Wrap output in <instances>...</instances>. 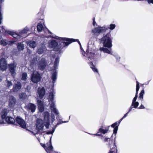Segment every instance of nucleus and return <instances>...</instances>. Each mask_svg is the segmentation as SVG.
<instances>
[{"instance_id":"1","label":"nucleus","mask_w":153,"mask_h":153,"mask_svg":"<svg viewBox=\"0 0 153 153\" xmlns=\"http://www.w3.org/2000/svg\"><path fill=\"white\" fill-rule=\"evenodd\" d=\"M111 32V31L109 30L106 34H103L102 37L100 39V43L102 44L103 46L108 48L112 46V39Z\"/></svg>"},{"instance_id":"2","label":"nucleus","mask_w":153,"mask_h":153,"mask_svg":"<svg viewBox=\"0 0 153 153\" xmlns=\"http://www.w3.org/2000/svg\"><path fill=\"white\" fill-rule=\"evenodd\" d=\"M110 27H107L105 26L103 27L99 26L97 27H96L94 29L92 30V32L94 33H97L99 34L101 33H104L108 30H113L116 27V25L114 24H111L110 25Z\"/></svg>"},{"instance_id":"3","label":"nucleus","mask_w":153,"mask_h":153,"mask_svg":"<svg viewBox=\"0 0 153 153\" xmlns=\"http://www.w3.org/2000/svg\"><path fill=\"white\" fill-rule=\"evenodd\" d=\"M55 38L59 39L61 41H66V42H63L62 43L63 44L64 47L67 46L69 44H70L73 42H77L79 45L80 47V49H82V48L81 44L78 39H74L73 38H68L61 37H58V38Z\"/></svg>"},{"instance_id":"4","label":"nucleus","mask_w":153,"mask_h":153,"mask_svg":"<svg viewBox=\"0 0 153 153\" xmlns=\"http://www.w3.org/2000/svg\"><path fill=\"white\" fill-rule=\"evenodd\" d=\"M110 126H108L107 127H104L103 126H101V127L98 129V131L96 134H93L92 135L94 136H99L101 137V139H102L103 137L102 134H105L107 133L109 131V128Z\"/></svg>"},{"instance_id":"5","label":"nucleus","mask_w":153,"mask_h":153,"mask_svg":"<svg viewBox=\"0 0 153 153\" xmlns=\"http://www.w3.org/2000/svg\"><path fill=\"white\" fill-rule=\"evenodd\" d=\"M63 42H61L58 45V43L56 40H52L51 42L50 45L51 48H53L55 51H58L64 47L63 46V44L62 43Z\"/></svg>"},{"instance_id":"6","label":"nucleus","mask_w":153,"mask_h":153,"mask_svg":"<svg viewBox=\"0 0 153 153\" xmlns=\"http://www.w3.org/2000/svg\"><path fill=\"white\" fill-rule=\"evenodd\" d=\"M31 80L34 83L37 84L40 81L42 77L39 73L38 71L33 72L31 74Z\"/></svg>"},{"instance_id":"7","label":"nucleus","mask_w":153,"mask_h":153,"mask_svg":"<svg viewBox=\"0 0 153 153\" xmlns=\"http://www.w3.org/2000/svg\"><path fill=\"white\" fill-rule=\"evenodd\" d=\"M42 146L43 147L48 153H52L53 152V147L51 144V137L48 142L46 143V145L45 144L40 143Z\"/></svg>"},{"instance_id":"8","label":"nucleus","mask_w":153,"mask_h":153,"mask_svg":"<svg viewBox=\"0 0 153 153\" xmlns=\"http://www.w3.org/2000/svg\"><path fill=\"white\" fill-rule=\"evenodd\" d=\"M7 61L4 58H2L0 59V70L3 71L7 68Z\"/></svg>"},{"instance_id":"9","label":"nucleus","mask_w":153,"mask_h":153,"mask_svg":"<svg viewBox=\"0 0 153 153\" xmlns=\"http://www.w3.org/2000/svg\"><path fill=\"white\" fill-rule=\"evenodd\" d=\"M16 120L17 123L20 127L24 129L26 128V122L23 119L19 117H17L16 118Z\"/></svg>"},{"instance_id":"10","label":"nucleus","mask_w":153,"mask_h":153,"mask_svg":"<svg viewBox=\"0 0 153 153\" xmlns=\"http://www.w3.org/2000/svg\"><path fill=\"white\" fill-rule=\"evenodd\" d=\"M20 35L21 34L19 33L18 34L16 33L15 32L10 31V35L16 39L15 41H10V45H12L13 44H16V43H15L18 40V39H20L21 38V36Z\"/></svg>"},{"instance_id":"11","label":"nucleus","mask_w":153,"mask_h":153,"mask_svg":"<svg viewBox=\"0 0 153 153\" xmlns=\"http://www.w3.org/2000/svg\"><path fill=\"white\" fill-rule=\"evenodd\" d=\"M123 119V118L122 117L118 121L115 122L111 125V127L114 128L113 134L116 135L118 129V126H119L121 122Z\"/></svg>"},{"instance_id":"12","label":"nucleus","mask_w":153,"mask_h":153,"mask_svg":"<svg viewBox=\"0 0 153 153\" xmlns=\"http://www.w3.org/2000/svg\"><path fill=\"white\" fill-rule=\"evenodd\" d=\"M47 62L45 59L44 58H42L39 61V68L41 71H43L46 67Z\"/></svg>"},{"instance_id":"13","label":"nucleus","mask_w":153,"mask_h":153,"mask_svg":"<svg viewBox=\"0 0 153 153\" xmlns=\"http://www.w3.org/2000/svg\"><path fill=\"white\" fill-rule=\"evenodd\" d=\"M16 63L15 62H14L13 63L10 64V73L11 75L13 78L16 75L15 70L16 67Z\"/></svg>"},{"instance_id":"14","label":"nucleus","mask_w":153,"mask_h":153,"mask_svg":"<svg viewBox=\"0 0 153 153\" xmlns=\"http://www.w3.org/2000/svg\"><path fill=\"white\" fill-rule=\"evenodd\" d=\"M37 93L39 98L41 99H42L45 94V90L44 87L39 88L38 89Z\"/></svg>"},{"instance_id":"15","label":"nucleus","mask_w":153,"mask_h":153,"mask_svg":"<svg viewBox=\"0 0 153 153\" xmlns=\"http://www.w3.org/2000/svg\"><path fill=\"white\" fill-rule=\"evenodd\" d=\"M26 107L27 109L30 111L32 113L34 112L36 108V106L34 104L32 103H29Z\"/></svg>"},{"instance_id":"16","label":"nucleus","mask_w":153,"mask_h":153,"mask_svg":"<svg viewBox=\"0 0 153 153\" xmlns=\"http://www.w3.org/2000/svg\"><path fill=\"white\" fill-rule=\"evenodd\" d=\"M37 103L39 111L41 112L43 111L44 110V106L43 102L40 100H38Z\"/></svg>"},{"instance_id":"17","label":"nucleus","mask_w":153,"mask_h":153,"mask_svg":"<svg viewBox=\"0 0 153 153\" xmlns=\"http://www.w3.org/2000/svg\"><path fill=\"white\" fill-rule=\"evenodd\" d=\"M7 114V109H4L2 110L1 112V116L2 120H0V124H2L6 123L3 121V120L5 118Z\"/></svg>"},{"instance_id":"18","label":"nucleus","mask_w":153,"mask_h":153,"mask_svg":"<svg viewBox=\"0 0 153 153\" xmlns=\"http://www.w3.org/2000/svg\"><path fill=\"white\" fill-rule=\"evenodd\" d=\"M22 84L19 82H18L17 84H16L13 86V91L15 92H17L22 88Z\"/></svg>"},{"instance_id":"19","label":"nucleus","mask_w":153,"mask_h":153,"mask_svg":"<svg viewBox=\"0 0 153 153\" xmlns=\"http://www.w3.org/2000/svg\"><path fill=\"white\" fill-rule=\"evenodd\" d=\"M111 142L113 143V147L111 149V150L108 153H117V147L115 144V141L111 140Z\"/></svg>"},{"instance_id":"20","label":"nucleus","mask_w":153,"mask_h":153,"mask_svg":"<svg viewBox=\"0 0 153 153\" xmlns=\"http://www.w3.org/2000/svg\"><path fill=\"white\" fill-rule=\"evenodd\" d=\"M136 94L135 97L132 100V102H136V100L138 97V91L139 90L140 86H139V84L138 81H137L136 82Z\"/></svg>"},{"instance_id":"21","label":"nucleus","mask_w":153,"mask_h":153,"mask_svg":"<svg viewBox=\"0 0 153 153\" xmlns=\"http://www.w3.org/2000/svg\"><path fill=\"white\" fill-rule=\"evenodd\" d=\"M88 63L90 65V68L94 72H96L99 74V72L97 69L96 68L95 65H94L92 62H89Z\"/></svg>"},{"instance_id":"22","label":"nucleus","mask_w":153,"mask_h":153,"mask_svg":"<svg viewBox=\"0 0 153 153\" xmlns=\"http://www.w3.org/2000/svg\"><path fill=\"white\" fill-rule=\"evenodd\" d=\"M16 102V99L12 96H10V107L14 106Z\"/></svg>"},{"instance_id":"23","label":"nucleus","mask_w":153,"mask_h":153,"mask_svg":"<svg viewBox=\"0 0 153 153\" xmlns=\"http://www.w3.org/2000/svg\"><path fill=\"white\" fill-rule=\"evenodd\" d=\"M139 102H132L131 105L129 109V111H130L133 108H136L139 105Z\"/></svg>"},{"instance_id":"24","label":"nucleus","mask_w":153,"mask_h":153,"mask_svg":"<svg viewBox=\"0 0 153 153\" xmlns=\"http://www.w3.org/2000/svg\"><path fill=\"white\" fill-rule=\"evenodd\" d=\"M44 121H50V115L49 112L48 111H45L44 113Z\"/></svg>"},{"instance_id":"25","label":"nucleus","mask_w":153,"mask_h":153,"mask_svg":"<svg viewBox=\"0 0 153 153\" xmlns=\"http://www.w3.org/2000/svg\"><path fill=\"white\" fill-rule=\"evenodd\" d=\"M10 41L5 39H2L0 41V45L5 46L9 43Z\"/></svg>"},{"instance_id":"26","label":"nucleus","mask_w":153,"mask_h":153,"mask_svg":"<svg viewBox=\"0 0 153 153\" xmlns=\"http://www.w3.org/2000/svg\"><path fill=\"white\" fill-rule=\"evenodd\" d=\"M59 62V58L57 56L55 59L54 62L53 67L54 68H57Z\"/></svg>"},{"instance_id":"27","label":"nucleus","mask_w":153,"mask_h":153,"mask_svg":"<svg viewBox=\"0 0 153 153\" xmlns=\"http://www.w3.org/2000/svg\"><path fill=\"white\" fill-rule=\"evenodd\" d=\"M44 126L42 123H39L38 124L36 125V127L37 130L39 131H42L43 129Z\"/></svg>"},{"instance_id":"28","label":"nucleus","mask_w":153,"mask_h":153,"mask_svg":"<svg viewBox=\"0 0 153 153\" xmlns=\"http://www.w3.org/2000/svg\"><path fill=\"white\" fill-rule=\"evenodd\" d=\"M19 97L20 99L24 100L27 98V96L26 93L22 92L19 94Z\"/></svg>"},{"instance_id":"29","label":"nucleus","mask_w":153,"mask_h":153,"mask_svg":"<svg viewBox=\"0 0 153 153\" xmlns=\"http://www.w3.org/2000/svg\"><path fill=\"white\" fill-rule=\"evenodd\" d=\"M16 45L19 51L23 50L24 48V45L21 43H17Z\"/></svg>"},{"instance_id":"30","label":"nucleus","mask_w":153,"mask_h":153,"mask_svg":"<svg viewBox=\"0 0 153 153\" xmlns=\"http://www.w3.org/2000/svg\"><path fill=\"white\" fill-rule=\"evenodd\" d=\"M57 72L56 71H55L53 73L51 77V78L53 81V83L54 82L56 81L57 79Z\"/></svg>"},{"instance_id":"31","label":"nucleus","mask_w":153,"mask_h":153,"mask_svg":"<svg viewBox=\"0 0 153 153\" xmlns=\"http://www.w3.org/2000/svg\"><path fill=\"white\" fill-rule=\"evenodd\" d=\"M37 28L38 32H41L43 30V27L42 24L39 23L37 25Z\"/></svg>"},{"instance_id":"32","label":"nucleus","mask_w":153,"mask_h":153,"mask_svg":"<svg viewBox=\"0 0 153 153\" xmlns=\"http://www.w3.org/2000/svg\"><path fill=\"white\" fill-rule=\"evenodd\" d=\"M100 50L102 51H103L104 53L110 54L111 53L110 51L108 49L102 47L100 48Z\"/></svg>"},{"instance_id":"33","label":"nucleus","mask_w":153,"mask_h":153,"mask_svg":"<svg viewBox=\"0 0 153 153\" xmlns=\"http://www.w3.org/2000/svg\"><path fill=\"white\" fill-rule=\"evenodd\" d=\"M144 93V89H143L141 90V91L139 94V99L142 101L143 99V95Z\"/></svg>"},{"instance_id":"34","label":"nucleus","mask_w":153,"mask_h":153,"mask_svg":"<svg viewBox=\"0 0 153 153\" xmlns=\"http://www.w3.org/2000/svg\"><path fill=\"white\" fill-rule=\"evenodd\" d=\"M51 108L52 111L54 112L56 114L58 115L59 113L56 109L55 108L54 106H51Z\"/></svg>"},{"instance_id":"35","label":"nucleus","mask_w":153,"mask_h":153,"mask_svg":"<svg viewBox=\"0 0 153 153\" xmlns=\"http://www.w3.org/2000/svg\"><path fill=\"white\" fill-rule=\"evenodd\" d=\"M28 30V28L26 29L24 28L23 30H21L19 32V33L22 35V34L27 33Z\"/></svg>"},{"instance_id":"36","label":"nucleus","mask_w":153,"mask_h":153,"mask_svg":"<svg viewBox=\"0 0 153 153\" xmlns=\"http://www.w3.org/2000/svg\"><path fill=\"white\" fill-rule=\"evenodd\" d=\"M36 42L34 41H33L29 43V46L32 48H34L36 46Z\"/></svg>"},{"instance_id":"37","label":"nucleus","mask_w":153,"mask_h":153,"mask_svg":"<svg viewBox=\"0 0 153 153\" xmlns=\"http://www.w3.org/2000/svg\"><path fill=\"white\" fill-rule=\"evenodd\" d=\"M27 74L26 73H23L22 75V79L25 81L27 79Z\"/></svg>"},{"instance_id":"38","label":"nucleus","mask_w":153,"mask_h":153,"mask_svg":"<svg viewBox=\"0 0 153 153\" xmlns=\"http://www.w3.org/2000/svg\"><path fill=\"white\" fill-rule=\"evenodd\" d=\"M49 97L50 100L52 101L54 97V95L53 91L49 93Z\"/></svg>"},{"instance_id":"39","label":"nucleus","mask_w":153,"mask_h":153,"mask_svg":"<svg viewBox=\"0 0 153 153\" xmlns=\"http://www.w3.org/2000/svg\"><path fill=\"white\" fill-rule=\"evenodd\" d=\"M45 124V126L47 129H48L50 124V121H44Z\"/></svg>"},{"instance_id":"40","label":"nucleus","mask_w":153,"mask_h":153,"mask_svg":"<svg viewBox=\"0 0 153 153\" xmlns=\"http://www.w3.org/2000/svg\"><path fill=\"white\" fill-rule=\"evenodd\" d=\"M44 51L43 49L42 48H40L38 49L37 51V53L39 54H41L43 53Z\"/></svg>"},{"instance_id":"41","label":"nucleus","mask_w":153,"mask_h":153,"mask_svg":"<svg viewBox=\"0 0 153 153\" xmlns=\"http://www.w3.org/2000/svg\"><path fill=\"white\" fill-rule=\"evenodd\" d=\"M15 120L14 119L10 117V124H14Z\"/></svg>"},{"instance_id":"42","label":"nucleus","mask_w":153,"mask_h":153,"mask_svg":"<svg viewBox=\"0 0 153 153\" xmlns=\"http://www.w3.org/2000/svg\"><path fill=\"white\" fill-rule=\"evenodd\" d=\"M55 116L53 114H51V120L52 123H53L55 120Z\"/></svg>"},{"instance_id":"43","label":"nucleus","mask_w":153,"mask_h":153,"mask_svg":"<svg viewBox=\"0 0 153 153\" xmlns=\"http://www.w3.org/2000/svg\"><path fill=\"white\" fill-rule=\"evenodd\" d=\"M5 121L8 124H10V117L7 116V117L5 119Z\"/></svg>"},{"instance_id":"44","label":"nucleus","mask_w":153,"mask_h":153,"mask_svg":"<svg viewBox=\"0 0 153 153\" xmlns=\"http://www.w3.org/2000/svg\"><path fill=\"white\" fill-rule=\"evenodd\" d=\"M65 121H63L61 120H60L59 121V122L58 123H57V124L55 125V127H56L57 125H59L61 123H66Z\"/></svg>"},{"instance_id":"45","label":"nucleus","mask_w":153,"mask_h":153,"mask_svg":"<svg viewBox=\"0 0 153 153\" xmlns=\"http://www.w3.org/2000/svg\"><path fill=\"white\" fill-rule=\"evenodd\" d=\"M54 132V130H53V129L52 131H48L46 132V134H52Z\"/></svg>"},{"instance_id":"46","label":"nucleus","mask_w":153,"mask_h":153,"mask_svg":"<svg viewBox=\"0 0 153 153\" xmlns=\"http://www.w3.org/2000/svg\"><path fill=\"white\" fill-rule=\"evenodd\" d=\"M93 25L94 26H95L96 25V22L95 21V17H94L93 18Z\"/></svg>"},{"instance_id":"47","label":"nucleus","mask_w":153,"mask_h":153,"mask_svg":"<svg viewBox=\"0 0 153 153\" xmlns=\"http://www.w3.org/2000/svg\"><path fill=\"white\" fill-rule=\"evenodd\" d=\"M140 109H144L145 108L144 106L141 104V105L138 108Z\"/></svg>"},{"instance_id":"48","label":"nucleus","mask_w":153,"mask_h":153,"mask_svg":"<svg viewBox=\"0 0 153 153\" xmlns=\"http://www.w3.org/2000/svg\"><path fill=\"white\" fill-rule=\"evenodd\" d=\"M110 139H111L110 138H108L106 137L103 140L105 142H107L108 141V140H110Z\"/></svg>"},{"instance_id":"49","label":"nucleus","mask_w":153,"mask_h":153,"mask_svg":"<svg viewBox=\"0 0 153 153\" xmlns=\"http://www.w3.org/2000/svg\"><path fill=\"white\" fill-rule=\"evenodd\" d=\"M130 111H128L127 112L126 114H125L122 117L123 119L126 117L127 115L128 114V113L130 112Z\"/></svg>"},{"instance_id":"50","label":"nucleus","mask_w":153,"mask_h":153,"mask_svg":"<svg viewBox=\"0 0 153 153\" xmlns=\"http://www.w3.org/2000/svg\"><path fill=\"white\" fill-rule=\"evenodd\" d=\"M147 1L148 3H152L153 4V0H147Z\"/></svg>"},{"instance_id":"51","label":"nucleus","mask_w":153,"mask_h":153,"mask_svg":"<svg viewBox=\"0 0 153 153\" xmlns=\"http://www.w3.org/2000/svg\"><path fill=\"white\" fill-rule=\"evenodd\" d=\"M81 49L82 51H83V52H84V54H85V52L83 48H82V49Z\"/></svg>"},{"instance_id":"52","label":"nucleus","mask_w":153,"mask_h":153,"mask_svg":"<svg viewBox=\"0 0 153 153\" xmlns=\"http://www.w3.org/2000/svg\"><path fill=\"white\" fill-rule=\"evenodd\" d=\"M8 82V86H9V85H9V81H7Z\"/></svg>"},{"instance_id":"53","label":"nucleus","mask_w":153,"mask_h":153,"mask_svg":"<svg viewBox=\"0 0 153 153\" xmlns=\"http://www.w3.org/2000/svg\"><path fill=\"white\" fill-rule=\"evenodd\" d=\"M4 0H0V2L1 3L3 2Z\"/></svg>"},{"instance_id":"54","label":"nucleus","mask_w":153,"mask_h":153,"mask_svg":"<svg viewBox=\"0 0 153 153\" xmlns=\"http://www.w3.org/2000/svg\"><path fill=\"white\" fill-rule=\"evenodd\" d=\"M12 85V83L11 82V81H10V86Z\"/></svg>"},{"instance_id":"55","label":"nucleus","mask_w":153,"mask_h":153,"mask_svg":"<svg viewBox=\"0 0 153 153\" xmlns=\"http://www.w3.org/2000/svg\"><path fill=\"white\" fill-rule=\"evenodd\" d=\"M109 146H110V147H111V146H111V144L110 143H109Z\"/></svg>"},{"instance_id":"56","label":"nucleus","mask_w":153,"mask_h":153,"mask_svg":"<svg viewBox=\"0 0 153 153\" xmlns=\"http://www.w3.org/2000/svg\"><path fill=\"white\" fill-rule=\"evenodd\" d=\"M52 153H57L56 152H54L53 151V152H52Z\"/></svg>"},{"instance_id":"57","label":"nucleus","mask_w":153,"mask_h":153,"mask_svg":"<svg viewBox=\"0 0 153 153\" xmlns=\"http://www.w3.org/2000/svg\"><path fill=\"white\" fill-rule=\"evenodd\" d=\"M53 130H54V131L55 130V128H53Z\"/></svg>"},{"instance_id":"58","label":"nucleus","mask_w":153,"mask_h":153,"mask_svg":"<svg viewBox=\"0 0 153 153\" xmlns=\"http://www.w3.org/2000/svg\"><path fill=\"white\" fill-rule=\"evenodd\" d=\"M113 134H112V136H111V137H112V136H113Z\"/></svg>"},{"instance_id":"59","label":"nucleus","mask_w":153,"mask_h":153,"mask_svg":"<svg viewBox=\"0 0 153 153\" xmlns=\"http://www.w3.org/2000/svg\"><path fill=\"white\" fill-rule=\"evenodd\" d=\"M45 131H44L43 132H42L43 133H44Z\"/></svg>"},{"instance_id":"60","label":"nucleus","mask_w":153,"mask_h":153,"mask_svg":"<svg viewBox=\"0 0 153 153\" xmlns=\"http://www.w3.org/2000/svg\"><path fill=\"white\" fill-rule=\"evenodd\" d=\"M83 55L84 56H85V55L84 54H83Z\"/></svg>"},{"instance_id":"61","label":"nucleus","mask_w":153,"mask_h":153,"mask_svg":"<svg viewBox=\"0 0 153 153\" xmlns=\"http://www.w3.org/2000/svg\"><path fill=\"white\" fill-rule=\"evenodd\" d=\"M10 104V102H9V105Z\"/></svg>"},{"instance_id":"62","label":"nucleus","mask_w":153,"mask_h":153,"mask_svg":"<svg viewBox=\"0 0 153 153\" xmlns=\"http://www.w3.org/2000/svg\"><path fill=\"white\" fill-rule=\"evenodd\" d=\"M53 58H54V56H53Z\"/></svg>"},{"instance_id":"63","label":"nucleus","mask_w":153,"mask_h":153,"mask_svg":"<svg viewBox=\"0 0 153 153\" xmlns=\"http://www.w3.org/2000/svg\"><path fill=\"white\" fill-rule=\"evenodd\" d=\"M146 1H147V0H145Z\"/></svg>"}]
</instances>
